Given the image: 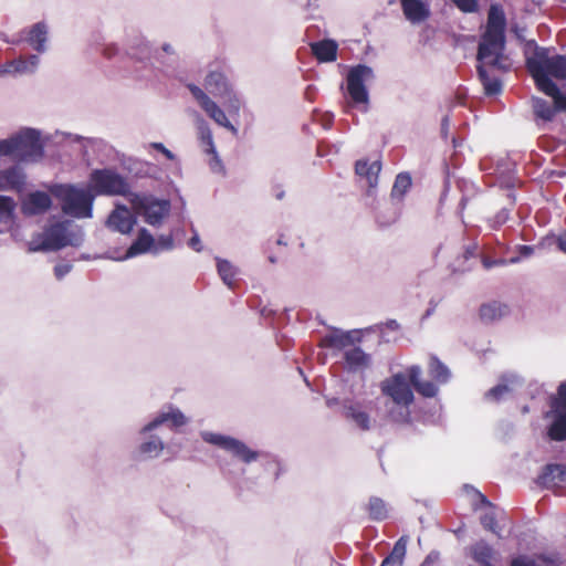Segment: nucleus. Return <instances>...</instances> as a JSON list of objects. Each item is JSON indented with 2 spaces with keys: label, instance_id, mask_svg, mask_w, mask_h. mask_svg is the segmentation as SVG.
Masks as SVG:
<instances>
[{
  "label": "nucleus",
  "instance_id": "obj_1",
  "mask_svg": "<svg viewBox=\"0 0 566 566\" xmlns=\"http://www.w3.org/2000/svg\"><path fill=\"white\" fill-rule=\"evenodd\" d=\"M505 25L506 19L502 7L492 4L488 14L486 29L478 50V60L482 62L478 66V73L488 95L500 93L502 84L499 78L489 76L485 65L503 71L509 69L504 57Z\"/></svg>",
  "mask_w": 566,
  "mask_h": 566
},
{
  "label": "nucleus",
  "instance_id": "obj_2",
  "mask_svg": "<svg viewBox=\"0 0 566 566\" xmlns=\"http://www.w3.org/2000/svg\"><path fill=\"white\" fill-rule=\"evenodd\" d=\"M0 156H11L23 163L41 160L44 156L41 132L27 127L7 139H0Z\"/></svg>",
  "mask_w": 566,
  "mask_h": 566
},
{
  "label": "nucleus",
  "instance_id": "obj_3",
  "mask_svg": "<svg viewBox=\"0 0 566 566\" xmlns=\"http://www.w3.org/2000/svg\"><path fill=\"white\" fill-rule=\"evenodd\" d=\"M532 55L526 56L527 67L535 80L538 90L544 88L545 82H553L549 77L557 80L566 78V57L558 54H551V50L537 46L534 42Z\"/></svg>",
  "mask_w": 566,
  "mask_h": 566
},
{
  "label": "nucleus",
  "instance_id": "obj_4",
  "mask_svg": "<svg viewBox=\"0 0 566 566\" xmlns=\"http://www.w3.org/2000/svg\"><path fill=\"white\" fill-rule=\"evenodd\" d=\"M49 190L60 201L64 214L76 219L92 218L94 195L90 189L74 185H52Z\"/></svg>",
  "mask_w": 566,
  "mask_h": 566
},
{
  "label": "nucleus",
  "instance_id": "obj_5",
  "mask_svg": "<svg viewBox=\"0 0 566 566\" xmlns=\"http://www.w3.org/2000/svg\"><path fill=\"white\" fill-rule=\"evenodd\" d=\"M129 202L135 213L153 227H160L171 209L169 200L144 193H129Z\"/></svg>",
  "mask_w": 566,
  "mask_h": 566
},
{
  "label": "nucleus",
  "instance_id": "obj_6",
  "mask_svg": "<svg viewBox=\"0 0 566 566\" xmlns=\"http://www.w3.org/2000/svg\"><path fill=\"white\" fill-rule=\"evenodd\" d=\"M83 241V234L78 230L70 231L66 223H56L46 229L41 243L31 242V250L53 251L66 245L77 247Z\"/></svg>",
  "mask_w": 566,
  "mask_h": 566
},
{
  "label": "nucleus",
  "instance_id": "obj_7",
  "mask_svg": "<svg viewBox=\"0 0 566 566\" xmlns=\"http://www.w3.org/2000/svg\"><path fill=\"white\" fill-rule=\"evenodd\" d=\"M374 80V71L370 66L358 64L352 67L346 77V91L355 105H363L367 109L369 94L366 84Z\"/></svg>",
  "mask_w": 566,
  "mask_h": 566
},
{
  "label": "nucleus",
  "instance_id": "obj_8",
  "mask_svg": "<svg viewBox=\"0 0 566 566\" xmlns=\"http://www.w3.org/2000/svg\"><path fill=\"white\" fill-rule=\"evenodd\" d=\"M92 189L97 195L125 196L129 200V185L126 179L112 169L93 170L90 177Z\"/></svg>",
  "mask_w": 566,
  "mask_h": 566
},
{
  "label": "nucleus",
  "instance_id": "obj_9",
  "mask_svg": "<svg viewBox=\"0 0 566 566\" xmlns=\"http://www.w3.org/2000/svg\"><path fill=\"white\" fill-rule=\"evenodd\" d=\"M408 373H397L381 382V391L396 405L408 407L413 402L415 396Z\"/></svg>",
  "mask_w": 566,
  "mask_h": 566
},
{
  "label": "nucleus",
  "instance_id": "obj_10",
  "mask_svg": "<svg viewBox=\"0 0 566 566\" xmlns=\"http://www.w3.org/2000/svg\"><path fill=\"white\" fill-rule=\"evenodd\" d=\"M202 438L205 441L230 452L233 457L244 463H251L256 461L259 458V452L250 449L244 442L232 437L205 432Z\"/></svg>",
  "mask_w": 566,
  "mask_h": 566
},
{
  "label": "nucleus",
  "instance_id": "obj_11",
  "mask_svg": "<svg viewBox=\"0 0 566 566\" xmlns=\"http://www.w3.org/2000/svg\"><path fill=\"white\" fill-rule=\"evenodd\" d=\"M188 88L199 106L212 120L230 130L233 135H238V128L230 123L224 111L203 90L195 84H188Z\"/></svg>",
  "mask_w": 566,
  "mask_h": 566
},
{
  "label": "nucleus",
  "instance_id": "obj_12",
  "mask_svg": "<svg viewBox=\"0 0 566 566\" xmlns=\"http://www.w3.org/2000/svg\"><path fill=\"white\" fill-rule=\"evenodd\" d=\"M195 125L201 148L210 155L209 167L213 172H222L223 165L216 149L212 132L207 120L198 113H195Z\"/></svg>",
  "mask_w": 566,
  "mask_h": 566
},
{
  "label": "nucleus",
  "instance_id": "obj_13",
  "mask_svg": "<svg viewBox=\"0 0 566 566\" xmlns=\"http://www.w3.org/2000/svg\"><path fill=\"white\" fill-rule=\"evenodd\" d=\"M523 385L520 376L513 373L504 374L500 382L485 392V399L491 402H499L515 392Z\"/></svg>",
  "mask_w": 566,
  "mask_h": 566
},
{
  "label": "nucleus",
  "instance_id": "obj_14",
  "mask_svg": "<svg viewBox=\"0 0 566 566\" xmlns=\"http://www.w3.org/2000/svg\"><path fill=\"white\" fill-rule=\"evenodd\" d=\"M546 419L551 424H566V381L559 384L556 394L549 397V410Z\"/></svg>",
  "mask_w": 566,
  "mask_h": 566
},
{
  "label": "nucleus",
  "instance_id": "obj_15",
  "mask_svg": "<svg viewBox=\"0 0 566 566\" xmlns=\"http://www.w3.org/2000/svg\"><path fill=\"white\" fill-rule=\"evenodd\" d=\"M106 223L109 229L127 234L133 230L136 219L127 207L118 205L109 214Z\"/></svg>",
  "mask_w": 566,
  "mask_h": 566
},
{
  "label": "nucleus",
  "instance_id": "obj_16",
  "mask_svg": "<svg viewBox=\"0 0 566 566\" xmlns=\"http://www.w3.org/2000/svg\"><path fill=\"white\" fill-rule=\"evenodd\" d=\"M40 64V57L31 54L27 57L20 56L0 66V75L12 74H32Z\"/></svg>",
  "mask_w": 566,
  "mask_h": 566
},
{
  "label": "nucleus",
  "instance_id": "obj_17",
  "mask_svg": "<svg viewBox=\"0 0 566 566\" xmlns=\"http://www.w3.org/2000/svg\"><path fill=\"white\" fill-rule=\"evenodd\" d=\"M406 19L412 24H419L430 17L428 0H400Z\"/></svg>",
  "mask_w": 566,
  "mask_h": 566
},
{
  "label": "nucleus",
  "instance_id": "obj_18",
  "mask_svg": "<svg viewBox=\"0 0 566 566\" xmlns=\"http://www.w3.org/2000/svg\"><path fill=\"white\" fill-rule=\"evenodd\" d=\"M21 34L24 36L18 40L15 43L25 41L39 53L46 51L48 25L44 22H38L33 24L29 30H23Z\"/></svg>",
  "mask_w": 566,
  "mask_h": 566
},
{
  "label": "nucleus",
  "instance_id": "obj_19",
  "mask_svg": "<svg viewBox=\"0 0 566 566\" xmlns=\"http://www.w3.org/2000/svg\"><path fill=\"white\" fill-rule=\"evenodd\" d=\"M52 200L49 193L44 191H34L29 193L22 202V212L25 216H36L44 213L50 209Z\"/></svg>",
  "mask_w": 566,
  "mask_h": 566
},
{
  "label": "nucleus",
  "instance_id": "obj_20",
  "mask_svg": "<svg viewBox=\"0 0 566 566\" xmlns=\"http://www.w3.org/2000/svg\"><path fill=\"white\" fill-rule=\"evenodd\" d=\"M407 371L411 385L419 395L426 398H433L438 395L439 387L434 382L421 379L422 370L420 366L412 365L408 367Z\"/></svg>",
  "mask_w": 566,
  "mask_h": 566
},
{
  "label": "nucleus",
  "instance_id": "obj_21",
  "mask_svg": "<svg viewBox=\"0 0 566 566\" xmlns=\"http://www.w3.org/2000/svg\"><path fill=\"white\" fill-rule=\"evenodd\" d=\"M146 252L158 253L159 249L155 247V239L145 228L140 229L137 239L128 248L125 256L122 260H126Z\"/></svg>",
  "mask_w": 566,
  "mask_h": 566
},
{
  "label": "nucleus",
  "instance_id": "obj_22",
  "mask_svg": "<svg viewBox=\"0 0 566 566\" xmlns=\"http://www.w3.org/2000/svg\"><path fill=\"white\" fill-rule=\"evenodd\" d=\"M313 55L321 63L334 62L337 59L338 44L336 41L325 39L310 44Z\"/></svg>",
  "mask_w": 566,
  "mask_h": 566
},
{
  "label": "nucleus",
  "instance_id": "obj_23",
  "mask_svg": "<svg viewBox=\"0 0 566 566\" xmlns=\"http://www.w3.org/2000/svg\"><path fill=\"white\" fill-rule=\"evenodd\" d=\"M381 170V163L379 160L368 161L365 159L358 160L355 165V171L360 178H365L369 191L377 187L378 176Z\"/></svg>",
  "mask_w": 566,
  "mask_h": 566
},
{
  "label": "nucleus",
  "instance_id": "obj_24",
  "mask_svg": "<svg viewBox=\"0 0 566 566\" xmlns=\"http://www.w3.org/2000/svg\"><path fill=\"white\" fill-rule=\"evenodd\" d=\"M566 481V465L547 464L538 476V483L545 488H552Z\"/></svg>",
  "mask_w": 566,
  "mask_h": 566
},
{
  "label": "nucleus",
  "instance_id": "obj_25",
  "mask_svg": "<svg viewBox=\"0 0 566 566\" xmlns=\"http://www.w3.org/2000/svg\"><path fill=\"white\" fill-rule=\"evenodd\" d=\"M340 405L337 398L327 399V406L334 407ZM342 411L348 419H352L357 424H367L368 416L359 405H355L349 401L342 402Z\"/></svg>",
  "mask_w": 566,
  "mask_h": 566
},
{
  "label": "nucleus",
  "instance_id": "obj_26",
  "mask_svg": "<svg viewBox=\"0 0 566 566\" xmlns=\"http://www.w3.org/2000/svg\"><path fill=\"white\" fill-rule=\"evenodd\" d=\"M206 90L216 97H223L231 88L226 76L220 72H210L205 80Z\"/></svg>",
  "mask_w": 566,
  "mask_h": 566
},
{
  "label": "nucleus",
  "instance_id": "obj_27",
  "mask_svg": "<svg viewBox=\"0 0 566 566\" xmlns=\"http://www.w3.org/2000/svg\"><path fill=\"white\" fill-rule=\"evenodd\" d=\"M472 559L481 566H493L495 551L485 541H479L470 548Z\"/></svg>",
  "mask_w": 566,
  "mask_h": 566
},
{
  "label": "nucleus",
  "instance_id": "obj_28",
  "mask_svg": "<svg viewBox=\"0 0 566 566\" xmlns=\"http://www.w3.org/2000/svg\"><path fill=\"white\" fill-rule=\"evenodd\" d=\"M62 137L61 139H59V142H62V140H66L69 144H74L76 145V151L83 157H87L88 156V148L90 147H93L97 144V139H94V138H86V137H82L80 135H73V134H66V133H60V132H56L55 135H54V138H60Z\"/></svg>",
  "mask_w": 566,
  "mask_h": 566
},
{
  "label": "nucleus",
  "instance_id": "obj_29",
  "mask_svg": "<svg viewBox=\"0 0 566 566\" xmlns=\"http://www.w3.org/2000/svg\"><path fill=\"white\" fill-rule=\"evenodd\" d=\"M187 421L188 419L179 409L172 406H167L148 424H185Z\"/></svg>",
  "mask_w": 566,
  "mask_h": 566
},
{
  "label": "nucleus",
  "instance_id": "obj_30",
  "mask_svg": "<svg viewBox=\"0 0 566 566\" xmlns=\"http://www.w3.org/2000/svg\"><path fill=\"white\" fill-rule=\"evenodd\" d=\"M478 496L481 501V503L489 507V511L485 512L480 517V523L483 526L485 531L492 532L493 534H496L500 536V530L497 527L496 523V514H495V506L493 503H491L488 497L482 494L481 492H478Z\"/></svg>",
  "mask_w": 566,
  "mask_h": 566
},
{
  "label": "nucleus",
  "instance_id": "obj_31",
  "mask_svg": "<svg viewBox=\"0 0 566 566\" xmlns=\"http://www.w3.org/2000/svg\"><path fill=\"white\" fill-rule=\"evenodd\" d=\"M25 182V175L19 167H11L0 175V185L4 188L21 189Z\"/></svg>",
  "mask_w": 566,
  "mask_h": 566
},
{
  "label": "nucleus",
  "instance_id": "obj_32",
  "mask_svg": "<svg viewBox=\"0 0 566 566\" xmlns=\"http://www.w3.org/2000/svg\"><path fill=\"white\" fill-rule=\"evenodd\" d=\"M429 374L438 384H447L451 378L449 368L441 363L436 356H431L429 360Z\"/></svg>",
  "mask_w": 566,
  "mask_h": 566
},
{
  "label": "nucleus",
  "instance_id": "obj_33",
  "mask_svg": "<svg viewBox=\"0 0 566 566\" xmlns=\"http://www.w3.org/2000/svg\"><path fill=\"white\" fill-rule=\"evenodd\" d=\"M216 261H217V270H218V273H219L221 280L223 281V283L227 286L232 287L234 284L235 277L239 273V270L228 260L216 258Z\"/></svg>",
  "mask_w": 566,
  "mask_h": 566
},
{
  "label": "nucleus",
  "instance_id": "obj_34",
  "mask_svg": "<svg viewBox=\"0 0 566 566\" xmlns=\"http://www.w3.org/2000/svg\"><path fill=\"white\" fill-rule=\"evenodd\" d=\"M14 209L15 202L12 198L0 196V223L4 226L0 229V232L11 226Z\"/></svg>",
  "mask_w": 566,
  "mask_h": 566
},
{
  "label": "nucleus",
  "instance_id": "obj_35",
  "mask_svg": "<svg viewBox=\"0 0 566 566\" xmlns=\"http://www.w3.org/2000/svg\"><path fill=\"white\" fill-rule=\"evenodd\" d=\"M507 313V307L503 304L493 302L484 304L480 308V316L484 322H493Z\"/></svg>",
  "mask_w": 566,
  "mask_h": 566
},
{
  "label": "nucleus",
  "instance_id": "obj_36",
  "mask_svg": "<svg viewBox=\"0 0 566 566\" xmlns=\"http://www.w3.org/2000/svg\"><path fill=\"white\" fill-rule=\"evenodd\" d=\"M345 360L352 369L366 367L369 363V356L358 347L345 352Z\"/></svg>",
  "mask_w": 566,
  "mask_h": 566
},
{
  "label": "nucleus",
  "instance_id": "obj_37",
  "mask_svg": "<svg viewBox=\"0 0 566 566\" xmlns=\"http://www.w3.org/2000/svg\"><path fill=\"white\" fill-rule=\"evenodd\" d=\"M367 512L373 521H384L388 516V509L385 501L377 496L369 499Z\"/></svg>",
  "mask_w": 566,
  "mask_h": 566
},
{
  "label": "nucleus",
  "instance_id": "obj_38",
  "mask_svg": "<svg viewBox=\"0 0 566 566\" xmlns=\"http://www.w3.org/2000/svg\"><path fill=\"white\" fill-rule=\"evenodd\" d=\"M554 99V109L566 112V95L562 94L554 82H545L544 88L541 90Z\"/></svg>",
  "mask_w": 566,
  "mask_h": 566
},
{
  "label": "nucleus",
  "instance_id": "obj_39",
  "mask_svg": "<svg viewBox=\"0 0 566 566\" xmlns=\"http://www.w3.org/2000/svg\"><path fill=\"white\" fill-rule=\"evenodd\" d=\"M533 108L535 115L544 120H552L555 115L554 107L547 101L539 97L533 98Z\"/></svg>",
  "mask_w": 566,
  "mask_h": 566
},
{
  "label": "nucleus",
  "instance_id": "obj_40",
  "mask_svg": "<svg viewBox=\"0 0 566 566\" xmlns=\"http://www.w3.org/2000/svg\"><path fill=\"white\" fill-rule=\"evenodd\" d=\"M411 186V177L408 174H399L396 177L395 184L391 190L392 198H402Z\"/></svg>",
  "mask_w": 566,
  "mask_h": 566
},
{
  "label": "nucleus",
  "instance_id": "obj_41",
  "mask_svg": "<svg viewBox=\"0 0 566 566\" xmlns=\"http://www.w3.org/2000/svg\"><path fill=\"white\" fill-rule=\"evenodd\" d=\"M349 343V335L345 333H332L323 338V344L333 348H342Z\"/></svg>",
  "mask_w": 566,
  "mask_h": 566
},
{
  "label": "nucleus",
  "instance_id": "obj_42",
  "mask_svg": "<svg viewBox=\"0 0 566 566\" xmlns=\"http://www.w3.org/2000/svg\"><path fill=\"white\" fill-rule=\"evenodd\" d=\"M220 98L222 99V103L230 115H235V116L239 115L240 109H241V101L239 99L237 94L232 91V88L229 90L228 94H226L223 97H220Z\"/></svg>",
  "mask_w": 566,
  "mask_h": 566
},
{
  "label": "nucleus",
  "instance_id": "obj_43",
  "mask_svg": "<svg viewBox=\"0 0 566 566\" xmlns=\"http://www.w3.org/2000/svg\"><path fill=\"white\" fill-rule=\"evenodd\" d=\"M129 54L137 60H146L150 56V46L144 39H137L130 48Z\"/></svg>",
  "mask_w": 566,
  "mask_h": 566
},
{
  "label": "nucleus",
  "instance_id": "obj_44",
  "mask_svg": "<svg viewBox=\"0 0 566 566\" xmlns=\"http://www.w3.org/2000/svg\"><path fill=\"white\" fill-rule=\"evenodd\" d=\"M139 449L143 454L154 457L158 455L159 452L163 450V443L159 439H153L150 441L142 443Z\"/></svg>",
  "mask_w": 566,
  "mask_h": 566
},
{
  "label": "nucleus",
  "instance_id": "obj_45",
  "mask_svg": "<svg viewBox=\"0 0 566 566\" xmlns=\"http://www.w3.org/2000/svg\"><path fill=\"white\" fill-rule=\"evenodd\" d=\"M452 2L463 13H474L479 10L478 0H452Z\"/></svg>",
  "mask_w": 566,
  "mask_h": 566
},
{
  "label": "nucleus",
  "instance_id": "obj_46",
  "mask_svg": "<svg viewBox=\"0 0 566 566\" xmlns=\"http://www.w3.org/2000/svg\"><path fill=\"white\" fill-rule=\"evenodd\" d=\"M405 555H406V541L403 537H401L396 542L389 556L394 557L395 559L399 560L400 563H403Z\"/></svg>",
  "mask_w": 566,
  "mask_h": 566
},
{
  "label": "nucleus",
  "instance_id": "obj_47",
  "mask_svg": "<svg viewBox=\"0 0 566 566\" xmlns=\"http://www.w3.org/2000/svg\"><path fill=\"white\" fill-rule=\"evenodd\" d=\"M547 438L554 441L566 440V427H548Z\"/></svg>",
  "mask_w": 566,
  "mask_h": 566
},
{
  "label": "nucleus",
  "instance_id": "obj_48",
  "mask_svg": "<svg viewBox=\"0 0 566 566\" xmlns=\"http://www.w3.org/2000/svg\"><path fill=\"white\" fill-rule=\"evenodd\" d=\"M155 247H157L160 251L171 250L174 248V239L170 234L159 237L158 241L155 242Z\"/></svg>",
  "mask_w": 566,
  "mask_h": 566
},
{
  "label": "nucleus",
  "instance_id": "obj_49",
  "mask_svg": "<svg viewBox=\"0 0 566 566\" xmlns=\"http://www.w3.org/2000/svg\"><path fill=\"white\" fill-rule=\"evenodd\" d=\"M520 256H515L511 259V263H516L521 258H528L533 254L534 248L530 245H521L518 248Z\"/></svg>",
  "mask_w": 566,
  "mask_h": 566
},
{
  "label": "nucleus",
  "instance_id": "obj_50",
  "mask_svg": "<svg viewBox=\"0 0 566 566\" xmlns=\"http://www.w3.org/2000/svg\"><path fill=\"white\" fill-rule=\"evenodd\" d=\"M153 148H155L156 150L160 151L163 155H165V157L169 160H174L175 159V155L168 149L165 147L164 144L161 143H153L150 145Z\"/></svg>",
  "mask_w": 566,
  "mask_h": 566
},
{
  "label": "nucleus",
  "instance_id": "obj_51",
  "mask_svg": "<svg viewBox=\"0 0 566 566\" xmlns=\"http://www.w3.org/2000/svg\"><path fill=\"white\" fill-rule=\"evenodd\" d=\"M72 269V265L70 264H57L54 268V273L57 279H62L64 275H66Z\"/></svg>",
  "mask_w": 566,
  "mask_h": 566
},
{
  "label": "nucleus",
  "instance_id": "obj_52",
  "mask_svg": "<svg viewBox=\"0 0 566 566\" xmlns=\"http://www.w3.org/2000/svg\"><path fill=\"white\" fill-rule=\"evenodd\" d=\"M189 247L195 250L196 252H200L202 250V244H201V240L198 235V233H195L189 242H188Z\"/></svg>",
  "mask_w": 566,
  "mask_h": 566
},
{
  "label": "nucleus",
  "instance_id": "obj_53",
  "mask_svg": "<svg viewBox=\"0 0 566 566\" xmlns=\"http://www.w3.org/2000/svg\"><path fill=\"white\" fill-rule=\"evenodd\" d=\"M380 566H402V563L389 555L381 562Z\"/></svg>",
  "mask_w": 566,
  "mask_h": 566
},
{
  "label": "nucleus",
  "instance_id": "obj_54",
  "mask_svg": "<svg viewBox=\"0 0 566 566\" xmlns=\"http://www.w3.org/2000/svg\"><path fill=\"white\" fill-rule=\"evenodd\" d=\"M557 247L559 248L560 251L566 253V233L558 238Z\"/></svg>",
  "mask_w": 566,
  "mask_h": 566
},
{
  "label": "nucleus",
  "instance_id": "obj_55",
  "mask_svg": "<svg viewBox=\"0 0 566 566\" xmlns=\"http://www.w3.org/2000/svg\"><path fill=\"white\" fill-rule=\"evenodd\" d=\"M509 218V212L505 211V210H502L499 214H497V219H499V222L500 223H503L507 220Z\"/></svg>",
  "mask_w": 566,
  "mask_h": 566
},
{
  "label": "nucleus",
  "instance_id": "obj_56",
  "mask_svg": "<svg viewBox=\"0 0 566 566\" xmlns=\"http://www.w3.org/2000/svg\"><path fill=\"white\" fill-rule=\"evenodd\" d=\"M163 51L166 52L167 54H174L175 53L174 48L170 44H168V43L163 45Z\"/></svg>",
  "mask_w": 566,
  "mask_h": 566
},
{
  "label": "nucleus",
  "instance_id": "obj_57",
  "mask_svg": "<svg viewBox=\"0 0 566 566\" xmlns=\"http://www.w3.org/2000/svg\"><path fill=\"white\" fill-rule=\"evenodd\" d=\"M448 125H449V118H448V117H444V118L442 119V130H443V132L447 129Z\"/></svg>",
  "mask_w": 566,
  "mask_h": 566
},
{
  "label": "nucleus",
  "instance_id": "obj_58",
  "mask_svg": "<svg viewBox=\"0 0 566 566\" xmlns=\"http://www.w3.org/2000/svg\"><path fill=\"white\" fill-rule=\"evenodd\" d=\"M513 31L515 32V34H516V36H517L518 39H522V33H523V30H522V29L520 30V29L516 27V28H514V29H513Z\"/></svg>",
  "mask_w": 566,
  "mask_h": 566
},
{
  "label": "nucleus",
  "instance_id": "obj_59",
  "mask_svg": "<svg viewBox=\"0 0 566 566\" xmlns=\"http://www.w3.org/2000/svg\"><path fill=\"white\" fill-rule=\"evenodd\" d=\"M388 326H389V328H391V329H396V328H398V323H397L396 321H390V322L388 323Z\"/></svg>",
  "mask_w": 566,
  "mask_h": 566
},
{
  "label": "nucleus",
  "instance_id": "obj_60",
  "mask_svg": "<svg viewBox=\"0 0 566 566\" xmlns=\"http://www.w3.org/2000/svg\"><path fill=\"white\" fill-rule=\"evenodd\" d=\"M113 50H114V49H112V50H111V49H108V48H107V49H105V52H104V53H105V55L111 56V55L113 54Z\"/></svg>",
  "mask_w": 566,
  "mask_h": 566
},
{
  "label": "nucleus",
  "instance_id": "obj_61",
  "mask_svg": "<svg viewBox=\"0 0 566 566\" xmlns=\"http://www.w3.org/2000/svg\"><path fill=\"white\" fill-rule=\"evenodd\" d=\"M283 196H284V192H283V191H279V192L275 195V197H276L279 200H281V199L283 198Z\"/></svg>",
  "mask_w": 566,
  "mask_h": 566
},
{
  "label": "nucleus",
  "instance_id": "obj_62",
  "mask_svg": "<svg viewBox=\"0 0 566 566\" xmlns=\"http://www.w3.org/2000/svg\"><path fill=\"white\" fill-rule=\"evenodd\" d=\"M491 265H492V263H491V262L484 261V266H485V268H490Z\"/></svg>",
  "mask_w": 566,
  "mask_h": 566
},
{
  "label": "nucleus",
  "instance_id": "obj_63",
  "mask_svg": "<svg viewBox=\"0 0 566 566\" xmlns=\"http://www.w3.org/2000/svg\"><path fill=\"white\" fill-rule=\"evenodd\" d=\"M331 122H332V118H331V117H328V120H327V123L325 124V127H327V126L329 125V123H331Z\"/></svg>",
  "mask_w": 566,
  "mask_h": 566
}]
</instances>
